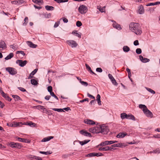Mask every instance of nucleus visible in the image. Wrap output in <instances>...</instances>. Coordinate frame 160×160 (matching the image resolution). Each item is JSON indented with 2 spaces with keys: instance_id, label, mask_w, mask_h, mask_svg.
Instances as JSON below:
<instances>
[{
  "instance_id": "obj_1",
  "label": "nucleus",
  "mask_w": 160,
  "mask_h": 160,
  "mask_svg": "<svg viewBox=\"0 0 160 160\" xmlns=\"http://www.w3.org/2000/svg\"><path fill=\"white\" fill-rule=\"evenodd\" d=\"M129 28L130 30L137 35H140L142 32L139 24L137 23H131L129 25Z\"/></svg>"
},
{
  "instance_id": "obj_2",
  "label": "nucleus",
  "mask_w": 160,
  "mask_h": 160,
  "mask_svg": "<svg viewBox=\"0 0 160 160\" xmlns=\"http://www.w3.org/2000/svg\"><path fill=\"white\" fill-rule=\"evenodd\" d=\"M121 117L122 119L126 118L129 119H131L132 120H135V117L132 114L127 115L125 113H123L121 114Z\"/></svg>"
},
{
  "instance_id": "obj_3",
  "label": "nucleus",
  "mask_w": 160,
  "mask_h": 160,
  "mask_svg": "<svg viewBox=\"0 0 160 160\" xmlns=\"http://www.w3.org/2000/svg\"><path fill=\"white\" fill-rule=\"evenodd\" d=\"M78 11L81 14H84L87 12L88 9L86 6L83 5H82L80 6L79 7Z\"/></svg>"
},
{
  "instance_id": "obj_4",
  "label": "nucleus",
  "mask_w": 160,
  "mask_h": 160,
  "mask_svg": "<svg viewBox=\"0 0 160 160\" xmlns=\"http://www.w3.org/2000/svg\"><path fill=\"white\" fill-rule=\"evenodd\" d=\"M100 133L103 134H107L109 131L108 127L104 125H100Z\"/></svg>"
},
{
  "instance_id": "obj_5",
  "label": "nucleus",
  "mask_w": 160,
  "mask_h": 160,
  "mask_svg": "<svg viewBox=\"0 0 160 160\" xmlns=\"http://www.w3.org/2000/svg\"><path fill=\"white\" fill-rule=\"evenodd\" d=\"M8 145L12 148H20L22 147V145L20 143L13 142H10Z\"/></svg>"
},
{
  "instance_id": "obj_6",
  "label": "nucleus",
  "mask_w": 160,
  "mask_h": 160,
  "mask_svg": "<svg viewBox=\"0 0 160 160\" xmlns=\"http://www.w3.org/2000/svg\"><path fill=\"white\" fill-rule=\"evenodd\" d=\"M6 70L11 75H14L17 73V71L16 69L13 68H6Z\"/></svg>"
},
{
  "instance_id": "obj_7",
  "label": "nucleus",
  "mask_w": 160,
  "mask_h": 160,
  "mask_svg": "<svg viewBox=\"0 0 160 160\" xmlns=\"http://www.w3.org/2000/svg\"><path fill=\"white\" fill-rule=\"evenodd\" d=\"M67 43L72 48L76 47L78 45L77 43L75 41L72 40H67Z\"/></svg>"
},
{
  "instance_id": "obj_8",
  "label": "nucleus",
  "mask_w": 160,
  "mask_h": 160,
  "mask_svg": "<svg viewBox=\"0 0 160 160\" xmlns=\"http://www.w3.org/2000/svg\"><path fill=\"white\" fill-rule=\"evenodd\" d=\"M27 62L26 60L23 61L22 60H18L16 62V63L17 64H18L21 67H23L25 66Z\"/></svg>"
},
{
  "instance_id": "obj_9",
  "label": "nucleus",
  "mask_w": 160,
  "mask_h": 160,
  "mask_svg": "<svg viewBox=\"0 0 160 160\" xmlns=\"http://www.w3.org/2000/svg\"><path fill=\"white\" fill-rule=\"evenodd\" d=\"M143 112L148 117L151 118L153 117V115L152 113L147 108Z\"/></svg>"
},
{
  "instance_id": "obj_10",
  "label": "nucleus",
  "mask_w": 160,
  "mask_h": 160,
  "mask_svg": "<svg viewBox=\"0 0 160 160\" xmlns=\"http://www.w3.org/2000/svg\"><path fill=\"white\" fill-rule=\"evenodd\" d=\"M108 76L109 79L111 80V81L112 84L115 86L117 85V82H116V80L112 76V74H108Z\"/></svg>"
},
{
  "instance_id": "obj_11",
  "label": "nucleus",
  "mask_w": 160,
  "mask_h": 160,
  "mask_svg": "<svg viewBox=\"0 0 160 160\" xmlns=\"http://www.w3.org/2000/svg\"><path fill=\"white\" fill-rule=\"evenodd\" d=\"M79 132L80 134L86 136H88L90 137H92V136L90 133L87 132L84 130L80 131Z\"/></svg>"
},
{
  "instance_id": "obj_12",
  "label": "nucleus",
  "mask_w": 160,
  "mask_h": 160,
  "mask_svg": "<svg viewBox=\"0 0 160 160\" xmlns=\"http://www.w3.org/2000/svg\"><path fill=\"white\" fill-rule=\"evenodd\" d=\"M24 2L23 0H18L12 1L11 3L17 5L19 6L21 5Z\"/></svg>"
},
{
  "instance_id": "obj_13",
  "label": "nucleus",
  "mask_w": 160,
  "mask_h": 160,
  "mask_svg": "<svg viewBox=\"0 0 160 160\" xmlns=\"http://www.w3.org/2000/svg\"><path fill=\"white\" fill-rule=\"evenodd\" d=\"M84 122L85 123L89 125H93L95 124V122L94 121L88 119L85 120Z\"/></svg>"
},
{
  "instance_id": "obj_14",
  "label": "nucleus",
  "mask_w": 160,
  "mask_h": 160,
  "mask_svg": "<svg viewBox=\"0 0 160 160\" xmlns=\"http://www.w3.org/2000/svg\"><path fill=\"white\" fill-rule=\"evenodd\" d=\"M18 140L21 142H24L27 143H29L30 142V141L27 139L22 138L19 137L17 138Z\"/></svg>"
},
{
  "instance_id": "obj_15",
  "label": "nucleus",
  "mask_w": 160,
  "mask_h": 160,
  "mask_svg": "<svg viewBox=\"0 0 160 160\" xmlns=\"http://www.w3.org/2000/svg\"><path fill=\"white\" fill-rule=\"evenodd\" d=\"M139 59L140 60L143 62H147L149 61L150 60L149 59L146 58H144L141 56L140 55L139 56Z\"/></svg>"
},
{
  "instance_id": "obj_16",
  "label": "nucleus",
  "mask_w": 160,
  "mask_h": 160,
  "mask_svg": "<svg viewBox=\"0 0 160 160\" xmlns=\"http://www.w3.org/2000/svg\"><path fill=\"white\" fill-rule=\"evenodd\" d=\"M7 47L6 45L5 42L2 40L0 41V48L5 49Z\"/></svg>"
},
{
  "instance_id": "obj_17",
  "label": "nucleus",
  "mask_w": 160,
  "mask_h": 160,
  "mask_svg": "<svg viewBox=\"0 0 160 160\" xmlns=\"http://www.w3.org/2000/svg\"><path fill=\"white\" fill-rule=\"evenodd\" d=\"M38 69H35L30 74L28 78V79H30L33 77V76L37 72Z\"/></svg>"
},
{
  "instance_id": "obj_18",
  "label": "nucleus",
  "mask_w": 160,
  "mask_h": 160,
  "mask_svg": "<svg viewBox=\"0 0 160 160\" xmlns=\"http://www.w3.org/2000/svg\"><path fill=\"white\" fill-rule=\"evenodd\" d=\"M27 44L30 47L32 48H36L37 47V45L34 44L31 42L27 41Z\"/></svg>"
},
{
  "instance_id": "obj_19",
  "label": "nucleus",
  "mask_w": 160,
  "mask_h": 160,
  "mask_svg": "<svg viewBox=\"0 0 160 160\" xmlns=\"http://www.w3.org/2000/svg\"><path fill=\"white\" fill-rule=\"evenodd\" d=\"M127 135V134L126 133L123 132V133H122L121 132H120L117 135L116 137L117 138H122L124 137Z\"/></svg>"
},
{
  "instance_id": "obj_20",
  "label": "nucleus",
  "mask_w": 160,
  "mask_h": 160,
  "mask_svg": "<svg viewBox=\"0 0 160 160\" xmlns=\"http://www.w3.org/2000/svg\"><path fill=\"white\" fill-rule=\"evenodd\" d=\"M53 138V136H49L47 137H46L44 138L41 141L42 142H45L51 140V139Z\"/></svg>"
},
{
  "instance_id": "obj_21",
  "label": "nucleus",
  "mask_w": 160,
  "mask_h": 160,
  "mask_svg": "<svg viewBox=\"0 0 160 160\" xmlns=\"http://www.w3.org/2000/svg\"><path fill=\"white\" fill-rule=\"evenodd\" d=\"M144 12V9L143 6L141 5L140 6L138 10V12L139 14H142Z\"/></svg>"
},
{
  "instance_id": "obj_22",
  "label": "nucleus",
  "mask_w": 160,
  "mask_h": 160,
  "mask_svg": "<svg viewBox=\"0 0 160 160\" xmlns=\"http://www.w3.org/2000/svg\"><path fill=\"white\" fill-rule=\"evenodd\" d=\"M95 133H100V125L98 126L95 127H94Z\"/></svg>"
},
{
  "instance_id": "obj_23",
  "label": "nucleus",
  "mask_w": 160,
  "mask_h": 160,
  "mask_svg": "<svg viewBox=\"0 0 160 160\" xmlns=\"http://www.w3.org/2000/svg\"><path fill=\"white\" fill-rule=\"evenodd\" d=\"M139 108L142 109L143 112L147 108L145 105L143 104H139Z\"/></svg>"
},
{
  "instance_id": "obj_24",
  "label": "nucleus",
  "mask_w": 160,
  "mask_h": 160,
  "mask_svg": "<svg viewBox=\"0 0 160 160\" xmlns=\"http://www.w3.org/2000/svg\"><path fill=\"white\" fill-rule=\"evenodd\" d=\"M45 9L47 10H53L54 9V7L52 6H50L48 5H47L45 6Z\"/></svg>"
},
{
  "instance_id": "obj_25",
  "label": "nucleus",
  "mask_w": 160,
  "mask_h": 160,
  "mask_svg": "<svg viewBox=\"0 0 160 160\" xmlns=\"http://www.w3.org/2000/svg\"><path fill=\"white\" fill-rule=\"evenodd\" d=\"M13 56V54L12 53H10L5 58L6 60H8L10 59Z\"/></svg>"
},
{
  "instance_id": "obj_26",
  "label": "nucleus",
  "mask_w": 160,
  "mask_h": 160,
  "mask_svg": "<svg viewBox=\"0 0 160 160\" xmlns=\"http://www.w3.org/2000/svg\"><path fill=\"white\" fill-rule=\"evenodd\" d=\"M12 97L15 99V100H22V99L18 95H13L12 96Z\"/></svg>"
},
{
  "instance_id": "obj_27",
  "label": "nucleus",
  "mask_w": 160,
  "mask_h": 160,
  "mask_svg": "<svg viewBox=\"0 0 160 160\" xmlns=\"http://www.w3.org/2000/svg\"><path fill=\"white\" fill-rule=\"evenodd\" d=\"M90 141V140H85L82 141H79V143L82 145V146L86 144H87L88 142Z\"/></svg>"
},
{
  "instance_id": "obj_28",
  "label": "nucleus",
  "mask_w": 160,
  "mask_h": 160,
  "mask_svg": "<svg viewBox=\"0 0 160 160\" xmlns=\"http://www.w3.org/2000/svg\"><path fill=\"white\" fill-rule=\"evenodd\" d=\"M123 50L124 52H127L129 51L130 48L128 46H124L123 48Z\"/></svg>"
},
{
  "instance_id": "obj_29",
  "label": "nucleus",
  "mask_w": 160,
  "mask_h": 160,
  "mask_svg": "<svg viewBox=\"0 0 160 160\" xmlns=\"http://www.w3.org/2000/svg\"><path fill=\"white\" fill-rule=\"evenodd\" d=\"M72 34H75L76 36L80 38L81 37V35L78 33L77 31H73L72 32Z\"/></svg>"
},
{
  "instance_id": "obj_30",
  "label": "nucleus",
  "mask_w": 160,
  "mask_h": 160,
  "mask_svg": "<svg viewBox=\"0 0 160 160\" xmlns=\"http://www.w3.org/2000/svg\"><path fill=\"white\" fill-rule=\"evenodd\" d=\"M112 147H122V143H119L117 144H114L112 145Z\"/></svg>"
},
{
  "instance_id": "obj_31",
  "label": "nucleus",
  "mask_w": 160,
  "mask_h": 160,
  "mask_svg": "<svg viewBox=\"0 0 160 160\" xmlns=\"http://www.w3.org/2000/svg\"><path fill=\"white\" fill-rule=\"evenodd\" d=\"M31 83L33 85H36L38 84L37 81L35 79H32L31 80Z\"/></svg>"
},
{
  "instance_id": "obj_32",
  "label": "nucleus",
  "mask_w": 160,
  "mask_h": 160,
  "mask_svg": "<svg viewBox=\"0 0 160 160\" xmlns=\"http://www.w3.org/2000/svg\"><path fill=\"white\" fill-rule=\"evenodd\" d=\"M25 124L29 125L31 127L32 126L33 127H35L36 125V124L35 123L31 122H27V123Z\"/></svg>"
},
{
  "instance_id": "obj_33",
  "label": "nucleus",
  "mask_w": 160,
  "mask_h": 160,
  "mask_svg": "<svg viewBox=\"0 0 160 160\" xmlns=\"http://www.w3.org/2000/svg\"><path fill=\"white\" fill-rule=\"evenodd\" d=\"M39 153L41 154H44L46 155H49L51 154L52 153V152H50V151H47V152H43V151H40Z\"/></svg>"
},
{
  "instance_id": "obj_34",
  "label": "nucleus",
  "mask_w": 160,
  "mask_h": 160,
  "mask_svg": "<svg viewBox=\"0 0 160 160\" xmlns=\"http://www.w3.org/2000/svg\"><path fill=\"white\" fill-rule=\"evenodd\" d=\"M109 144L108 143V141H106L103 142H102L99 145L104 146Z\"/></svg>"
},
{
  "instance_id": "obj_35",
  "label": "nucleus",
  "mask_w": 160,
  "mask_h": 160,
  "mask_svg": "<svg viewBox=\"0 0 160 160\" xmlns=\"http://www.w3.org/2000/svg\"><path fill=\"white\" fill-rule=\"evenodd\" d=\"M145 88L150 93L154 94L155 93V92L152 89L148 88L145 87Z\"/></svg>"
},
{
  "instance_id": "obj_36",
  "label": "nucleus",
  "mask_w": 160,
  "mask_h": 160,
  "mask_svg": "<svg viewBox=\"0 0 160 160\" xmlns=\"http://www.w3.org/2000/svg\"><path fill=\"white\" fill-rule=\"evenodd\" d=\"M94 156H95V152L90 153L86 155V157H91Z\"/></svg>"
},
{
  "instance_id": "obj_37",
  "label": "nucleus",
  "mask_w": 160,
  "mask_h": 160,
  "mask_svg": "<svg viewBox=\"0 0 160 160\" xmlns=\"http://www.w3.org/2000/svg\"><path fill=\"white\" fill-rule=\"evenodd\" d=\"M52 109L55 111H57L58 112H64L63 109H58V108H52Z\"/></svg>"
},
{
  "instance_id": "obj_38",
  "label": "nucleus",
  "mask_w": 160,
  "mask_h": 160,
  "mask_svg": "<svg viewBox=\"0 0 160 160\" xmlns=\"http://www.w3.org/2000/svg\"><path fill=\"white\" fill-rule=\"evenodd\" d=\"M105 6L102 8H99L98 6L97 7V8L99 10V11H100L102 12H105Z\"/></svg>"
},
{
  "instance_id": "obj_39",
  "label": "nucleus",
  "mask_w": 160,
  "mask_h": 160,
  "mask_svg": "<svg viewBox=\"0 0 160 160\" xmlns=\"http://www.w3.org/2000/svg\"><path fill=\"white\" fill-rule=\"evenodd\" d=\"M10 47L13 49L14 51L17 49V47L16 45H14V44L10 45Z\"/></svg>"
},
{
  "instance_id": "obj_40",
  "label": "nucleus",
  "mask_w": 160,
  "mask_h": 160,
  "mask_svg": "<svg viewBox=\"0 0 160 160\" xmlns=\"http://www.w3.org/2000/svg\"><path fill=\"white\" fill-rule=\"evenodd\" d=\"M24 22L23 23V25H25L27 24L28 22V18L27 17H26L24 20Z\"/></svg>"
},
{
  "instance_id": "obj_41",
  "label": "nucleus",
  "mask_w": 160,
  "mask_h": 160,
  "mask_svg": "<svg viewBox=\"0 0 160 160\" xmlns=\"http://www.w3.org/2000/svg\"><path fill=\"white\" fill-rule=\"evenodd\" d=\"M48 90L50 93L51 92H52V87L51 86H48Z\"/></svg>"
},
{
  "instance_id": "obj_42",
  "label": "nucleus",
  "mask_w": 160,
  "mask_h": 160,
  "mask_svg": "<svg viewBox=\"0 0 160 160\" xmlns=\"http://www.w3.org/2000/svg\"><path fill=\"white\" fill-rule=\"evenodd\" d=\"M21 123L19 122H16L14 124H12L11 125H10V126L11 127H15L18 126L19 125V124Z\"/></svg>"
},
{
  "instance_id": "obj_43",
  "label": "nucleus",
  "mask_w": 160,
  "mask_h": 160,
  "mask_svg": "<svg viewBox=\"0 0 160 160\" xmlns=\"http://www.w3.org/2000/svg\"><path fill=\"white\" fill-rule=\"evenodd\" d=\"M136 52L138 54H140L142 52V50L141 49L138 48L136 50Z\"/></svg>"
},
{
  "instance_id": "obj_44",
  "label": "nucleus",
  "mask_w": 160,
  "mask_h": 160,
  "mask_svg": "<svg viewBox=\"0 0 160 160\" xmlns=\"http://www.w3.org/2000/svg\"><path fill=\"white\" fill-rule=\"evenodd\" d=\"M89 131L92 133H95L94 127L89 128Z\"/></svg>"
},
{
  "instance_id": "obj_45",
  "label": "nucleus",
  "mask_w": 160,
  "mask_h": 160,
  "mask_svg": "<svg viewBox=\"0 0 160 160\" xmlns=\"http://www.w3.org/2000/svg\"><path fill=\"white\" fill-rule=\"evenodd\" d=\"M50 94L51 96H52V97H53L54 98H55L57 99V100H58V97L56 95H55V94H54V93L53 92H51V93H50Z\"/></svg>"
},
{
  "instance_id": "obj_46",
  "label": "nucleus",
  "mask_w": 160,
  "mask_h": 160,
  "mask_svg": "<svg viewBox=\"0 0 160 160\" xmlns=\"http://www.w3.org/2000/svg\"><path fill=\"white\" fill-rule=\"evenodd\" d=\"M1 94L2 95V97H3L4 98H5L6 99L7 98L8 96L7 95V94L4 93L3 92H2L1 93Z\"/></svg>"
},
{
  "instance_id": "obj_47",
  "label": "nucleus",
  "mask_w": 160,
  "mask_h": 160,
  "mask_svg": "<svg viewBox=\"0 0 160 160\" xmlns=\"http://www.w3.org/2000/svg\"><path fill=\"white\" fill-rule=\"evenodd\" d=\"M82 24L81 22L79 21H78L76 22V25L78 27H80L82 25Z\"/></svg>"
},
{
  "instance_id": "obj_48",
  "label": "nucleus",
  "mask_w": 160,
  "mask_h": 160,
  "mask_svg": "<svg viewBox=\"0 0 160 160\" xmlns=\"http://www.w3.org/2000/svg\"><path fill=\"white\" fill-rule=\"evenodd\" d=\"M37 108L39 109L40 108L41 109L44 110L45 108L43 107V106L41 105H38L36 106Z\"/></svg>"
},
{
  "instance_id": "obj_49",
  "label": "nucleus",
  "mask_w": 160,
  "mask_h": 160,
  "mask_svg": "<svg viewBox=\"0 0 160 160\" xmlns=\"http://www.w3.org/2000/svg\"><path fill=\"white\" fill-rule=\"evenodd\" d=\"M114 28H116L118 30H120L122 29L120 25L118 24H117V25L116 26V27H114Z\"/></svg>"
},
{
  "instance_id": "obj_50",
  "label": "nucleus",
  "mask_w": 160,
  "mask_h": 160,
  "mask_svg": "<svg viewBox=\"0 0 160 160\" xmlns=\"http://www.w3.org/2000/svg\"><path fill=\"white\" fill-rule=\"evenodd\" d=\"M107 146L104 147L103 148H101L99 149V150L100 151H107Z\"/></svg>"
},
{
  "instance_id": "obj_51",
  "label": "nucleus",
  "mask_w": 160,
  "mask_h": 160,
  "mask_svg": "<svg viewBox=\"0 0 160 160\" xmlns=\"http://www.w3.org/2000/svg\"><path fill=\"white\" fill-rule=\"evenodd\" d=\"M32 1L36 3H38L39 2H42L43 1L42 0H32Z\"/></svg>"
},
{
  "instance_id": "obj_52",
  "label": "nucleus",
  "mask_w": 160,
  "mask_h": 160,
  "mask_svg": "<svg viewBox=\"0 0 160 160\" xmlns=\"http://www.w3.org/2000/svg\"><path fill=\"white\" fill-rule=\"evenodd\" d=\"M33 158H34L35 159L38 160H42V158H41L36 156H33Z\"/></svg>"
},
{
  "instance_id": "obj_53",
  "label": "nucleus",
  "mask_w": 160,
  "mask_h": 160,
  "mask_svg": "<svg viewBox=\"0 0 160 160\" xmlns=\"http://www.w3.org/2000/svg\"><path fill=\"white\" fill-rule=\"evenodd\" d=\"M103 155L100 152L99 153H96L95 152V156H97V157H99L100 156H102Z\"/></svg>"
},
{
  "instance_id": "obj_54",
  "label": "nucleus",
  "mask_w": 160,
  "mask_h": 160,
  "mask_svg": "<svg viewBox=\"0 0 160 160\" xmlns=\"http://www.w3.org/2000/svg\"><path fill=\"white\" fill-rule=\"evenodd\" d=\"M96 71L97 72H102V70L101 68H96Z\"/></svg>"
},
{
  "instance_id": "obj_55",
  "label": "nucleus",
  "mask_w": 160,
  "mask_h": 160,
  "mask_svg": "<svg viewBox=\"0 0 160 160\" xmlns=\"http://www.w3.org/2000/svg\"><path fill=\"white\" fill-rule=\"evenodd\" d=\"M59 24H60L59 21H58L57 22H56L54 24V27L55 28L59 26Z\"/></svg>"
},
{
  "instance_id": "obj_56",
  "label": "nucleus",
  "mask_w": 160,
  "mask_h": 160,
  "mask_svg": "<svg viewBox=\"0 0 160 160\" xmlns=\"http://www.w3.org/2000/svg\"><path fill=\"white\" fill-rule=\"evenodd\" d=\"M17 53H21V54L23 55V56H24L25 55V54L23 51H19L17 52Z\"/></svg>"
},
{
  "instance_id": "obj_57",
  "label": "nucleus",
  "mask_w": 160,
  "mask_h": 160,
  "mask_svg": "<svg viewBox=\"0 0 160 160\" xmlns=\"http://www.w3.org/2000/svg\"><path fill=\"white\" fill-rule=\"evenodd\" d=\"M81 83L82 85H84L85 86H87L88 84V82H85L83 81L82 82H81Z\"/></svg>"
},
{
  "instance_id": "obj_58",
  "label": "nucleus",
  "mask_w": 160,
  "mask_h": 160,
  "mask_svg": "<svg viewBox=\"0 0 160 160\" xmlns=\"http://www.w3.org/2000/svg\"><path fill=\"white\" fill-rule=\"evenodd\" d=\"M87 95L89 97L91 98H92L93 99H95L94 97L92 95L90 94L89 93H87Z\"/></svg>"
},
{
  "instance_id": "obj_59",
  "label": "nucleus",
  "mask_w": 160,
  "mask_h": 160,
  "mask_svg": "<svg viewBox=\"0 0 160 160\" xmlns=\"http://www.w3.org/2000/svg\"><path fill=\"white\" fill-rule=\"evenodd\" d=\"M134 45L135 46H137L139 45L138 41V40H136L133 43Z\"/></svg>"
},
{
  "instance_id": "obj_60",
  "label": "nucleus",
  "mask_w": 160,
  "mask_h": 160,
  "mask_svg": "<svg viewBox=\"0 0 160 160\" xmlns=\"http://www.w3.org/2000/svg\"><path fill=\"white\" fill-rule=\"evenodd\" d=\"M18 88L20 91L24 92L26 91L25 89L24 88L21 87H18Z\"/></svg>"
},
{
  "instance_id": "obj_61",
  "label": "nucleus",
  "mask_w": 160,
  "mask_h": 160,
  "mask_svg": "<svg viewBox=\"0 0 160 160\" xmlns=\"http://www.w3.org/2000/svg\"><path fill=\"white\" fill-rule=\"evenodd\" d=\"M88 98H85L84 99L80 101V102H83L85 101H87L88 102Z\"/></svg>"
},
{
  "instance_id": "obj_62",
  "label": "nucleus",
  "mask_w": 160,
  "mask_h": 160,
  "mask_svg": "<svg viewBox=\"0 0 160 160\" xmlns=\"http://www.w3.org/2000/svg\"><path fill=\"white\" fill-rule=\"evenodd\" d=\"M62 19L64 22L67 23L68 22V19L65 18H63Z\"/></svg>"
},
{
  "instance_id": "obj_63",
  "label": "nucleus",
  "mask_w": 160,
  "mask_h": 160,
  "mask_svg": "<svg viewBox=\"0 0 160 160\" xmlns=\"http://www.w3.org/2000/svg\"><path fill=\"white\" fill-rule=\"evenodd\" d=\"M4 104H3V103L2 102L0 101V107L2 108H3V107H4Z\"/></svg>"
},
{
  "instance_id": "obj_64",
  "label": "nucleus",
  "mask_w": 160,
  "mask_h": 160,
  "mask_svg": "<svg viewBox=\"0 0 160 160\" xmlns=\"http://www.w3.org/2000/svg\"><path fill=\"white\" fill-rule=\"evenodd\" d=\"M112 147H109L107 146V150H112L113 148H112Z\"/></svg>"
}]
</instances>
